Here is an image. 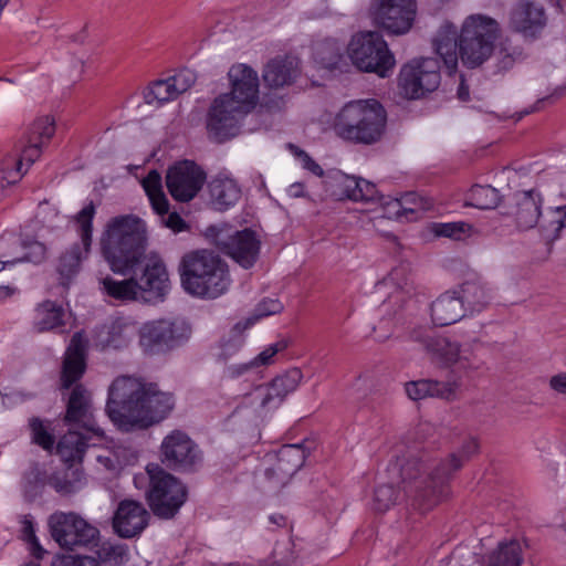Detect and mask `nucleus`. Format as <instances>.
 I'll use <instances>...</instances> for the list:
<instances>
[{"label":"nucleus","mask_w":566,"mask_h":566,"mask_svg":"<svg viewBox=\"0 0 566 566\" xmlns=\"http://www.w3.org/2000/svg\"><path fill=\"white\" fill-rule=\"evenodd\" d=\"M99 252L109 269L127 279L117 281L109 275L101 279L102 290L119 301H136L147 292L163 297L168 289L166 265L156 252H147L146 222L135 214L111 218L98 241Z\"/></svg>","instance_id":"obj_1"},{"label":"nucleus","mask_w":566,"mask_h":566,"mask_svg":"<svg viewBox=\"0 0 566 566\" xmlns=\"http://www.w3.org/2000/svg\"><path fill=\"white\" fill-rule=\"evenodd\" d=\"M175 407L172 394L155 382L119 376L108 388L105 411L122 432L148 429L166 419Z\"/></svg>","instance_id":"obj_2"},{"label":"nucleus","mask_w":566,"mask_h":566,"mask_svg":"<svg viewBox=\"0 0 566 566\" xmlns=\"http://www.w3.org/2000/svg\"><path fill=\"white\" fill-rule=\"evenodd\" d=\"M500 36L496 20L473 14L465 19L460 35L452 24L443 25L434 39V49L449 74L457 71L458 55L470 69L482 65L494 51V43Z\"/></svg>","instance_id":"obj_3"},{"label":"nucleus","mask_w":566,"mask_h":566,"mask_svg":"<svg viewBox=\"0 0 566 566\" xmlns=\"http://www.w3.org/2000/svg\"><path fill=\"white\" fill-rule=\"evenodd\" d=\"M422 462L416 454L397 457L389 464L391 481L378 484L374 491L373 509L384 513L405 500L420 511L432 509L434 505H427L424 499L430 493L431 482Z\"/></svg>","instance_id":"obj_4"},{"label":"nucleus","mask_w":566,"mask_h":566,"mask_svg":"<svg viewBox=\"0 0 566 566\" xmlns=\"http://www.w3.org/2000/svg\"><path fill=\"white\" fill-rule=\"evenodd\" d=\"M184 290L196 297L214 300L231 286L227 262L214 251L201 249L186 253L179 264Z\"/></svg>","instance_id":"obj_5"},{"label":"nucleus","mask_w":566,"mask_h":566,"mask_svg":"<svg viewBox=\"0 0 566 566\" xmlns=\"http://www.w3.org/2000/svg\"><path fill=\"white\" fill-rule=\"evenodd\" d=\"M387 113L376 99L347 103L336 115L334 130L340 138L355 144L371 145L385 133Z\"/></svg>","instance_id":"obj_6"},{"label":"nucleus","mask_w":566,"mask_h":566,"mask_svg":"<svg viewBox=\"0 0 566 566\" xmlns=\"http://www.w3.org/2000/svg\"><path fill=\"white\" fill-rule=\"evenodd\" d=\"M55 134V123L51 116L36 118L14 148V154L7 156L0 167V201L7 189L19 182L31 165L42 154V148Z\"/></svg>","instance_id":"obj_7"},{"label":"nucleus","mask_w":566,"mask_h":566,"mask_svg":"<svg viewBox=\"0 0 566 566\" xmlns=\"http://www.w3.org/2000/svg\"><path fill=\"white\" fill-rule=\"evenodd\" d=\"M149 489L147 501L155 516L161 520L174 518L188 497L186 485L158 464L147 465Z\"/></svg>","instance_id":"obj_8"},{"label":"nucleus","mask_w":566,"mask_h":566,"mask_svg":"<svg viewBox=\"0 0 566 566\" xmlns=\"http://www.w3.org/2000/svg\"><path fill=\"white\" fill-rule=\"evenodd\" d=\"M347 52L359 71L376 73L380 77L388 76L396 64L387 42L376 31L355 34L348 44Z\"/></svg>","instance_id":"obj_9"},{"label":"nucleus","mask_w":566,"mask_h":566,"mask_svg":"<svg viewBox=\"0 0 566 566\" xmlns=\"http://www.w3.org/2000/svg\"><path fill=\"white\" fill-rule=\"evenodd\" d=\"M206 234L219 251L243 269H251L256 263L261 250V239L254 230L249 228L233 230L228 224H221L209 227Z\"/></svg>","instance_id":"obj_10"},{"label":"nucleus","mask_w":566,"mask_h":566,"mask_svg":"<svg viewBox=\"0 0 566 566\" xmlns=\"http://www.w3.org/2000/svg\"><path fill=\"white\" fill-rule=\"evenodd\" d=\"M476 439L470 438L463 442L458 452L451 453L444 460H429L426 453L417 454L423 459L424 470L431 482L429 495H426L427 505H437L450 494V481L453 473L460 470L464 461L478 452Z\"/></svg>","instance_id":"obj_11"},{"label":"nucleus","mask_w":566,"mask_h":566,"mask_svg":"<svg viewBox=\"0 0 566 566\" xmlns=\"http://www.w3.org/2000/svg\"><path fill=\"white\" fill-rule=\"evenodd\" d=\"M190 326L179 319H157L145 323L138 331L139 345L146 354L174 349L188 340Z\"/></svg>","instance_id":"obj_12"},{"label":"nucleus","mask_w":566,"mask_h":566,"mask_svg":"<svg viewBox=\"0 0 566 566\" xmlns=\"http://www.w3.org/2000/svg\"><path fill=\"white\" fill-rule=\"evenodd\" d=\"M440 62L436 57H423L405 64L399 73L398 86L400 93L417 99L427 93L436 91L440 85Z\"/></svg>","instance_id":"obj_13"},{"label":"nucleus","mask_w":566,"mask_h":566,"mask_svg":"<svg viewBox=\"0 0 566 566\" xmlns=\"http://www.w3.org/2000/svg\"><path fill=\"white\" fill-rule=\"evenodd\" d=\"M160 461L170 470L192 472L201 464L202 452L186 432L174 430L161 441Z\"/></svg>","instance_id":"obj_14"},{"label":"nucleus","mask_w":566,"mask_h":566,"mask_svg":"<svg viewBox=\"0 0 566 566\" xmlns=\"http://www.w3.org/2000/svg\"><path fill=\"white\" fill-rule=\"evenodd\" d=\"M52 538L65 549L86 546L98 536V530L80 515L70 512H55L49 517Z\"/></svg>","instance_id":"obj_15"},{"label":"nucleus","mask_w":566,"mask_h":566,"mask_svg":"<svg viewBox=\"0 0 566 566\" xmlns=\"http://www.w3.org/2000/svg\"><path fill=\"white\" fill-rule=\"evenodd\" d=\"M95 212V206L93 201H91L75 216L82 245L74 243L60 256L57 272L63 280V285H67L71 277L78 273L83 259H85L90 252Z\"/></svg>","instance_id":"obj_16"},{"label":"nucleus","mask_w":566,"mask_h":566,"mask_svg":"<svg viewBox=\"0 0 566 566\" xmlns=\"http://www.w3.org/2000/svg\"><path fill=\"white\" fill-rule=\"evenodd\" d=\"M240 105L230 95L221 94L213 99L208 112L207 128L218 142L239 133L241 122L250 113Z\"/></svg>","instance_id":"obj_17"},{"label":"nucleus","mask_w":566,"mask_h":566,"mask_svg":"<svg viewBox=\"0 0 566 566\" xmlns=\"http://www.w3.org/2000/svg\"><path fill=\"white\" fill-rule=\"evenodd\" d=\"M472 344L462 346L459 342L447 336L434 335L426 340V352L432 361L444 367L458 366L462 370H476L481 367V360L473 353Z\"/></svg>","instance_id":"obj_18"},{"label":"nucleus","mask_w":566,"mask_h":566,"mask_svg":"<svg viewBox=\"0 0 566 566\" xmlns=\"http://www.w3.org/2000/svg\"><path fill=\"white\" fill-rule=\"evenodd\" d=\"M370 12L377 25L389 33L403 34L412 27L416 2L415 0H375Z\"/></svg>","instance_id":"obj_19"},{"label":"nucleus","mask_w":566,"mask_h":566,"mask_svg":"<svg viewBox=\"0 0 566 566\" xmlns=\"http://www.w3.org/2000/svg\"><path fill=\"white\" fill-rule=\"evenodd\" d=\"M206 181V172L195 161L182 160L167 170L166 186L170 196L180 202L192 200Z\"/></svg>","instance_id":"obj_20"},{"label":"nucleus","mask_w":566,"mask_h":566,"mask_svg":"<svg viewBox=\"0 0 566 566\" xmlns=\"http://www.w3.org/2000/svg\"><path fill=\"white\" fill-rule=\"evenodd\" d=\"M64 422L102 438L104 432L97 426L94 415L91 394L83 385H75L70 394L66 405Z\"/></svg>","instance_id":"obj_21"},{"label":"nucleus","mask_w":566,"mask_h":566,"mask_svg":"<svg viewBox=\"0 0 566 566\" xmlns=\"http://www.w3.org/2000/svg\"><path fill=\"white\" fill-rule=\"evenodd\" d=\"M228 76L231 91L223 95H230L233 101L241 104L240 106L251 112L259 101L258 73L245 64H238L229 70Z\"/></svg>","instance_id":"obj_22"},{"label":"nucleus","mask_w":566,"mask_h":566,"mask_svg":"<svg viewBox=\"0 0 566 566\" xmlns=\"http://www.w3.org/2000/svg\"><path fill=\"white\" fill-rule=\"evenodd\" d=\"M149 512L135 500H123L118 503L113 516V528L123 538L139 535L148 525Z\"/></svg>","instance_id":"obj_23"},{"label":"nucleus","mask_w":566,"mask_h":566,"mask_svg":"<svg viewBox=\"0 0 566 566\" xmlns=\"http://www.w3.org/2000/svg\"><path fill=\"white\" fill-rule=\"evenodd\" d=\"M546 22L543 6L533 0L520 1L511 12V27L525 36H536L545 28Z\"/></svg>","instance_id":"obj_24"},{"label":"nucleus","mask_w":566,"mask_h":566,"mask_svg":"<svg viewBox=\"0 0 566 566\" xmlns=\"http://www.w3.org/2000/svg\"><path fill=\"white\" fill-rule=\"evenodd\" d=\"M85 348L86 342L82 333H75L71 338L62 364V388H71L77 380L82 378L86 368Z\"/></svg>","instance_id":"obj_25"},{"label":"nucleus","mask_w":566,"mask_h":566,"mask_svg":"<svg viewBox=\"0 0 566 566\" xmlns=\"http://www.w3.org/2000/svg\"><path fill=\"white\" fill-rule=\"evenodd\" d=\"M305 450L301 444H285L277 451L276 463L266 469L269 480L276 478L277 484L284 485L304 464Z\"/></svg>","instance_id":"obj_26"},{"label":"nucleus","mask_w":566,"mask_h":566,"mask_svg":"<svg viewBox=\"0 0 566 566\" xmlns=\"http://www.w3.org/2000/svg\"><path fill=\"white\" fill-rule=\"evenodd\" d=\"M459 388L460 384L455 380L440 381L434 379H419L405 384L406 395L413 401L426 398H439L453 401L458 398Z\"/></svg>","instance_id":"obj_27"},{"label":"nucleus","mask_w":566,"mask_h":566,"mask_svg":"<svg viewBox=\"0 0 566 566\" xmlns=\"http://www.w3.org/2000/svg\"><path fill=\"white\" fill-rule=\"evenodd\" d=\"M300 61L294 56L272 59L263 71L264 83L273 88L292 85L300 75Z\"/></svg>","instance_id":"obj_28"},{"label":"nucleus","mask_w":566,"mask_h":566,"mask_svg":"<svg viewBox=\"0 0 566 566\" xmlns=\"http://www.w3.org/2000/svg\"><path fill=\"white\" fill-rule=\"evenodd\" d=\"M385 284L395 289L384 303V307L389 308L391 305L398 304L402 308L407 301L411 300L415 287L411 280V271L409 264L401 263L394 268L385 279Z\"/></svg>","instance_id":"obj_29"},{"label":"nucleus","mask_w":566,"mask_h":566,"mask_svg":"<svg viewBox=\"0 0 566 566\" xmlns=\"http://www.w3.org/2000/svg\"><path fill=\"white\" fill-rule=\"evenodd\" d=\"M467 314L461 297L454 291L441 294L431 304V317L436 325L447 326L457 323Z\"/></svg>","instance_id":"obj_30"},{"label":"nucleus","mask_w":566,"mask_h":566,"mask_svg":"<svg viewBox=\"0 0 566 566\" xmlns=\"http://www.w3.org/2000/svg\"><path fill=\"white\" fill-rule=\"evenodd\" d=\"M344 44L333 38L316 40L312 45V56L315 63L326 70H343L347 66Z\"/></svg>","instance_id":"obj_31"},{"label":"nucleus","mask_w":566,"mask_h":566,"mask_svg":"<svg viewBox=\"0 0 566 566\" xmlns=\"http://www.w3.org/2000/svg\"><path fill=\"white\" fill-rule=\"evenodd\" d=\"M93 437L95 436L92 432L70 429L57 442L56 453L70 467L74 462H81Z\"/></svg>","instance_id":"obj_32"},{"label":"nucleus","mask_w":566,"mask_h":566,"mask_svg":"<svg viewBox=\"0 0 566 566\" xmlns=\"http://www.w3.org/2000/svg\"><path fill=\"white\" fill-rule=\"evenodd\" d=\"M210 203L218 211L233 207L241 198L237 181L229 177H216L209 182Z\"/></svg>","instance_id":"obj_33"},{"label":"nucleus","mask_w":566,"mask_h":566,"mask_svg":"<svg viewBox=\"0 0 566 566\" xmlns=\"http://www.w3.org/2000/svg\"><path fill=\"white\" fill-rule=\"evenodd\" d=\"M32 324L38 333L63 327L65 325V310L54 301H43L33 311Z\"/></svg>","instance_id":"obj_34"},{"label":"nucleus","mask_w":566,"mask_h":566,"mask_svg":"<svg viewBox=\"0 0 566 566\" xmlns=\"http://www.w3.org/2000/svg\"><path fill=\"white\" fill-rule=\"evenodd\" d=\"M541 216V198L534 190L525 191L516 199V224L521 230L534 228Z\"/></svg>","instance_id":"obj_35"},{"label":"nucleus","mask_w":566,"mask_h":566,"mask_svg":"<svg viewBox=\"0 0 566 566\" xmlns=\"http://www.w3.org/2000/svg\"><path fill=\"white\" fill-rule=\"evenodd\" d=\"M458 297H461V303L465 307V312H480L490 302V293L486 286L478 281H468L460 285L459 290L454 291Z\"/></svg>","instance_id":"obj_36"},{"label":"nucleus","mask_w":566,"mask_h":566,"mask_svg":"<svg viewBox=\"0 0 566 566\" xmlns=\"http://www.w3.org/2000/svg\"><path fill=\"white\" fill-rule=\"evenodd\" d=\"M142 186L154 211L159 216L167 214L169 210V201L163 191L160 174L157 170H150L143 179Z\"/></svg>","instance_id":"obj_37"},{"label":"nucleus","mask_w":566,"mask_h":566,"mask_svg":"<svg viewBox=\"0 0 566 566\" xmlns=\"http://www.w3.org/2000/svg\"><path fill=\"white\" fill-rule=\"evenodd\" d=\"M48 484L61 495H70L80 491L85 484L83 472L78 469H71L63 472H55L48 478Z\"/></svg>","instance_id":"obj_38"},{"label":"nucleus","mask_w":566,"mask_h":566,"mask_svg":"<svg viewBox=\"0 0 566 566\" xmlns=\"http://www.w3.org/2000/svg\"><path fill=\"white\" fill-rule=\"evenodd\" d=\"M136 326L118 318L107 326L106 337L102 339L105 347L120 349L126 347L133 339Z\"/></svg>","instance_id":"obj_39"},{"label":"nucleus","mask_w":566,"mask_h":566,"mask_svg":"<svg viewBox=\"0 0 566 566\" xmlns=\"http://www.w3.org/2000/svg\"><path fill=\"white\" fill-rule=\"evenodd\" d=\"M24 253L20 255L15 254H1L0 271L7 265H13L19 262H31L39 264L46 258V248L39 241H32L22 244Z\"/></svg>","instance_id":"obj_40"},{"label":"nucleus","mask_w":566,"mask_h":566,"mask_svg":"<svg viewBox=\"0 0 566 566\" xmlns=\"http://www.w3.org/2000/svg\"><path fill=\"white\" fill-rule=\"evenodd\" d=\"M500 203L499 191L486 185H475L469 191V205L478 209H494Z\"/></svg>","instance_id":"obj_41"},{"label":"nucleus","mask_w":566,"mask_h":566,"mask_svg":"<svg viewBox=\"0 0 566 566\" xmlns=\"http://www.w3.org/2000/svg\"><path fill=\"white\" fill-rule=\"evenodd\" d=\"M29 428L32 442L43 450L51 452L55 444V437L51 431V422L32 417L29 420Z\"/></svg>","instance_id":"obj_42"},{"label":"nucleus","mask_w":566,"mask_h":566,"mask_svg":"<svg viewBox=\"0 0 566 566\" xmlns=\"http://www.w3.org/2000/svg\"><path fill=\"white\" fill-rule=\"evenodd\" d=\"M521 552L518 542L512 541L502 544L499 546V551L492 555L490 566H520L522 562Z\"/></svg>","instance_id":"obj_43"},{"label":"nucleus","mask_w":566,"mask_h":566,"mask_svg":"<svg viewBox=\"0 0 566 566\" xmlns=\"http://www.w3.org/2000/svg\"><path fill=\"white\" fill-rule=\"evenodd\" d=\"M46 482L45 472L39 463L33 462L23 474L22 488L27 495L34 497L40 494Z\"/></svg>","instance_id":"obj_44"},{"label":"nucleus","mask_w":566,"mask_h":566,"mask_svg":"<svg viewBox=\"0 0 566 566\" xmlns=\"http://www.w3.org/2000/svg\"><path fill=\"white\" fill-rule=\"evenodd\" d=\"M303 378V374L301 369L298 368H291L283 375H280L275 377L272 382V389L276 390L282 395V397L285 399V397L293 392L300 385L301 380Z\"/></svg>","instance_id":"obj_45"},{"label":"nucleus","mask_w":566,"mask_h":566,"mask_svg":"<svg viewBox=\"0 0 566 566\" xmlns=\"http://www.w3.org/2000/svg\"><path fill=\"white\" fill-rule=\"evenodd\" d=\"M144 98L147 104H153L155 102L163 104L176 99L177 97L171 91L169 80L166 78L154 82L144 93Z\"/></svg>","instance_id":"obj_46"},{"label":"nucleus","mask_w":566,"mask_h":566,"mask_svg":"<svg viewBox=\"0 0 566 566\" xmlns=\"http://www.w3.org/2000/svg\"><path fill=\"white\" fill-rule=\"evenodd\" d=\"M97 554L101 563L109 566H120L128 560V549L125 545L104 544Z\"/></svg>","instance_id":"obj_47"},{"label":"nucleus","mask_w":566,"mask_h":566,"mask_svg":"<svg viewBox=\"0 0 566 566\" xmlns=\"http://www.w3.org/2000/svg\"><path fill=\"white\" fill-rule=\"evenodd\" d=\"M297 557L298 555L292 541L276 543L272 552L273 564L276 566H294Z\"/></svg>","instance_id":"obj_48"},{"label":"nucleus","mask_w":566,"mask_h":566,"mask_svg":"<svg viewBox=\"0 0 566 566\" xmlns=\"http://www.w3.org/2000/svg\"><path fill=\"white\" fill-rule=\"evenodd\" d=\"M253 395L259 400L260 407L264 409H275L284 400L280 392L272 389V382L258 387Z\"/></svg>","instance_id":"obj_49"},{"label":"nucleus","mask_w":566,"mask_h":566,"mask_svg":"<svg viewBox=\"0 0 566 566\" xmlns=\"http://www.w3.org/2000/svg\"><path fill=\"white\" fill-rule=\"evenodd\" d=\"M171 84V91L176 97L187 92L196 82V74L189 69H182L175 75L168 77Z\"/></svg>","instance_id":"obj_50"},{"label":"nucleus","mask_w":566,"mask_h":566,"mask_svg":"<svg viewBox=\"0 0 566 566\" xmlns=\"http://www.w3.org/2000/svg\"><path fill=\"white\" fill-rule=\"evenodd\" d=\"M471 230V226L465 222L439 223L436 227V233L440 237L461 240Z\"/></svg>","instance_id":"obj_51"},{"label":"nucleus","mask_w":566,"mask_h":566,"mask_svg":"<svg viewBox=\"0 0 566 566\" xmlns=\"http://www.w3.org/2000/svg\"><path fill=\"white\" fill-rule=\"evenodd\" d=\"M290 339L286 337H282L277 339L274 344L268 346L264 350H262L252 363L253 365H269L272 363V358L283 350H285L290 345Z\"/></svg>","instance_id":"obj_52"},{"label":"nucleus","mask_w":566,"mask_h":566,"mask_svg":"<svg viewBox=\"0 0 566 566\" xmlns=\"http://www.w3.org/2000/svg\"><path fill=\"white\" fill-rule=\"evenodd\" d=\"M52 566H101L99 562L90 556H61L57 557Z\"/></svg>","instance_id":"obj_53"},{"label":"nucleus","mask_w":566,"mask_h":566,"mask_svg":"<svg viewBox=\"0 0 566 566\" xmlns=\"http://www.w3.org/2000/svg\"><path fill=\"white\" fill-rule=\"evenodd\" d=\"M290 148L294 151V155L298 158L304 169L311 171L316 177L324 175L323 168L306 151L294 145H290Z\"/></svg>","instance_id":"obj_54"},{"label":"nucleus","mask_w":566,"mask_h":566,"mask_svg":"<svg viewBox=\"0 0 566 566\" xmlns=\"http://www.w3.org/2000/svg\"><path fill=\"white\" fill-rule=\"evenodd\" d=\"M283 304L277 298H264L255 307V316L265 317L281 313Z\"/></svg>","instance_id":"obj_55"},{"label":"nucleus","mask_w":566,"mask_h":566,"mask_svg":"<svg viewBox=\"0 0 566 566\" xmlns=\"http://www.w3.org/2000/svg\"><path fill=\"white\" fill-rule=\"evenodd\" d=\"M358 187V195H354V201H375L378 199V190L376 185L360 178Z\"/></svg>","instance_id":"obj_56"},{"label":"nucleus","mask_w":566,"mask_h":566,"mask_svg":"<svg viewBox=\"0 0 566 566\" xmlns=\"http://www.w3.org/2000/svg\"><path fill=\"white\" fill-rule=\"evenodd\" d=\"M165 227L169 228L174 232H182L188 229L186 221L177 212L160 216Z\"/></svg>","instance_id":"obj_57"},{"label":"nucleus","mask_w":566,"mask_h":566,"mask_svg":"<svg viewBox=\"0 0 566 566\" xmlns=\"http://www.w3.org/2000/svg\"><path fill=\"white\" fill-rule=\"evenodd\" d=\"M335 180H336V185L340 189L339 195L344 198H347V195H349L354 188L358 187L357 185H359L360 178H357L354 176L340 175Z\"/></svg>","instance_id":"obj_58"},{"label":"nucleus","mask_w":566,"mask_h":566,"mask_svg":"<svg viewBox=\"0 0 566 566\" xmlns=\"http://www.w3.org/2000/svg\"><path fill=\"white\" fill-rule=\"evenodd\" d=\"M549 387L558 394L566 395V371L551 377Z\"/></svg>","instance_id":"obj_59"},{"label":"nucleus","mask_w":566,"mask_h":566,"mask_svg":"<svg viewBox=\"0 0 566 566\" xmlns=\"http://www.w3.org/2000/svg\"><path fill=\"white\" fill-rule=\"evenodd\" d=\"M552 223L556 226V231L566 228V206L557 207L553 212Z\"/></svg>","instance_id":"obj_60"},{"label":"nucleus","mask_w":566,"mask_h":566,"mask_svg":"<svg viewBox=\"0 0 566 566\" xmlns=\"http://www.w3.org/2000/svg\"><path fill=\"white\" fill-rule=\"evenodd\" d=\"M22 535H23V538L29 542L31 539H35V534H34V527H33V523L31 520L24 517L23 522H22Z\"/></svg>","instance_id":"obj_61"},{"label":"nucleus","mask_w":566,"mask_h":566,"mask_svg":"<svg viewBox=\"0 0 566 566\" xmlns=\"http://www.w3.org/2000/svg\"><path fill=\"white\" fill-rule=\"evenodd\" d=\"M434 336L432 335H427L424 334L422 331L420 329H413L410 334V338L415 342H418L420 344H422L423 348L426 349V340L427 339H432Z\"/></svg>","instance_id":"obj_62"},{"label":"nucleus","mask_w":566,"mask_h":566,"mask_svg":"<svg viewBox=\"0 0 566 566\" xmlns=\"http://www.w3.org/2000/svg\"><path fill=\"white\" fill-rule=\"evenodd\" d=\"M269 521L275 527H287L289 525L286 516L279 513L270 515Z\"/></svg>","instance_id":"obj_63"},{"label":"nucleus","mask_w":566,"mask_h":566,"mask_svg":"<svg viewBox=\"0 0 566 566\" xmlns=\"http://www.w3.org/2000/svg\"><path fill=\"white\" fill-rule=\"evenodd\" d=\"M28 543L31 546L32 555H34V557L38 558V559L42 558V556L44 554V549L41 547L38 538L35 537V539H31Z\"/></svg>","instance_id":"obj_64"}]
</instances>
